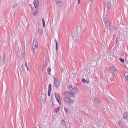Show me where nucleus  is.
<instances>
[{
	"mask_svg": "<svg viewBox=\"0 0 128 128\" xmlns=\"http://www.w3.org/2000/svg\"><path fill=\"white\" fill-rule=\"evenodd\" d=\"M82 32V28L81 26H78L76 29V34L80 36Z\"/></svg>",
	"mask_w": 128,
	"mask_h": 128,
	"instance_id": "obj_7",
	"label": "nucleus"
},
{
	"mask_svg": "<svg viewBox=\"0 0 128 128\" xmlns=\"http://www.w3.org/2000/svg\"><path fill=\"white\" fill-rule=\"evenodd\" d=\"M119 60H120V62H124V59L122 58H120Z\"/></svg>",
	"mask_w": 128,
	"mask_h": 128,
	"instance_id": "obj_23",
	"label": "nucleus"
},
{
	"mask_svg": "<svg viewBox=\"0 0 128 128\" xmlns=\"http://www.w3.org/2000/svg\"><path fill=\"white\" fill-rule=\"evenodd\" d=\"M55 98H56V101L58 104H60V95L58 94H55Z\"/></svg>",
	"mask_w": 128,
	"mask_h": 128,
	"instance_id": "obj_10",
	"label": "nucleus"
},
{
	"mask_svg": "<svg viewBox=\"0 0 128 128\" xmlns=\"http://www.w3.org/2000/svg\"><path fill=\"white\" fill-rule=\"evenodd\" d=\"M82 82H84V84H86V82L88 84L89 82H88V81H86V79L84 78H82Z\"/></svg>",
	"mask_w": 128,
	"mask_h": 128,
	"instance_id": "obj_20",
	"label": "nucleus"
},
{
	"mask_svg": "<svg viewBox=\"0 0 128 128\" xmlns=\"http://www.w3.org/2000/svg\"><path fill=\"white\" fill-rule=\"evenodd\" d=\"M31 12H32V14L33 16H36V14L38 12V8H32L31 9Z\"/></svg>",
	"mask_w": 128,
	"mask_h": 128,
	"instance_id": "obj_11",
	"label": "nucleus"
},
{
	"mask_svg": "<svg viewBox=\"0 0 128 128\" xmlns=\"http://www.w3.org/2000/svg\"><path fill=\"white\" fill-rule=\"evenodd\" d=\"M38 32L40 35L42 34V32H43L42 30L41 29H38Z\"/></svg>",
	"mask_w": 128,
	"mask_h": 128,
	"instance_id": "obj_19",
	"label": "nucleus"
},
{
	"mask_svg": "<svg viewBox=\"0 0 128 128\" xmlns=\"http://www.w3.org/2000/svg\"><path fill=\"white\" fill-rule=\"evenodd\" d=\"M78 4H80V0H78Z\"/></svg>",
	"mask_w": 128,
	"mask_h": 128,
	"instance_id": "obj_32",
	"label": "nucleus"
},
{
	"mask_svg": "<svg viewBox=\"0 0 128 128\" xmlns=\"http://www.w3.org/2000/svg\"><path fill=\"white\" fill-rule=\"evenodd\" d=\"M2 64H4V60H2Z\"/></svg>",
	"mask_w": 128,
	"mask_h": 128,
	"instance_id": "obj_31",
	"label": "nucleus"
},
{
	"mask_svg": "<svg viewBox=\"0 0 128 128\" xmlns=\"http://www.w3.org/2000/svg\"><path fill=\"white\" fill-rule=\"evenodd\" d=\"M94 102L96 104H102V100H100L98 98H96L94 99Z\"/></svg>",
	"mask_w": 128,
	"mask_h": 128,
	"instance_id": "obj_14",
	"label": "nucleus"
},
{
	"mask_svg": "<svg viewBox=\"0 0 128 128\" xmlns=\"http://www.w3.org/2000/svg\"><path fill=\"white\" fill-rule=\"evenodd\" d=\"M118 124L119 126H122V122L119 120L118 122Z\"/></svg>",
	"mask_w": 128,
	"mask_h": 128,
	"instance_id": "obj_24",
	"label": "nucleus"
},
{
	"mask_svg": "<svg viewBox=\"0 0 128 128\" xmlns=\"http://www.w3.org/2000/svg\"><path fill=\"white\" fill-rule=\"evenodd\" d=\"M54 41L56 44V50H58V41L56 40V39H55Z\"/></svg>",
	"mask_w": 128,
	"mask_h": 128,
	"instance_id": "obj_15",
	"label": "nucleus"
},
{
	"mask_svg": "<svg viewBox=\"0 0 128 128\" xmlns=\"http://www.w3.org/2000/svg\"><path fill=\"white\" fill-rule=\"evenodd\" d=\"M48 88V96H50V92H52V84H49Z\"/></svg>",
	"mask_w": 128,
	"mask_h": 128,
	"instance_id": "obj_12",
	"label": "nucleus"
},
{
	"mask_svg": "<svg viewBox=\"0 0 128 128\" xmlns=\"http://www.w3.org/2000/svg\"><path fill=\"white\" fill-rule=\"evenodd\" d=\"M60 107L58 106L56 108H55V112H60Z\"/></svg>",
	"mask_w": 128,
	"mask_h": 128,
	"instance_id": "obj_18",
	"label": "nucleus"
},
{
	"mask_svg": "<svg viewBox=\"0 0 128 128\" xmlns=\"http://www.w3.org/2000/svg\"><path fill=\"white\" fill-rule=\"evenodd\" d=\"M64 110H65V112H66V114H68V108H64Z\"/></svg>",
	"mask_w": 128,
	"mask_h": 128,
	"instance_id": "obj_25",
	"label": "nucleus"
},
{
	"mask_svg": "<svg viewBox=\"0 0 128 128\" xmlns=\"http://www.w3.org/2000/svg\"><path fill=\"white\" fill-rule=\"evenodd\" d=\"M21 54H22V58H24V50H23L21 52Z\"/></svg>",
	"mask_w": 128,
	"mask_h": 128,
	"instance_id": "obj_22",
	"label": "nucleus"
},
{
	"mask_svg": "<svg viewBox=\"0 0 128 128\" xmlns=\"http://www.w3.org/2000/svg\"><path fill=\"white\" fill-rule=\"evenodd\" d=\"M14 8H16V6H18V4H16V3H14Z\"/></svg>",
	"mask_w": 128,
	"mask_h": 128,
	"instance_id": "obj_30",
	"label": "nucleus"
},
{
	"mask_svg": "<svg viewBox=\"0 0 128 128\" xmlns=\"http://www.w3.org/2000/svg\"><path fill=\"white\" fill-rule=\"evenodd\" d=\"M116 42H118V41L116 40Z\"/></svg>",
	"mask_w": 128,
	"mask_h": 128,
	"instance_id": "obj_35",
	"label": "nucleus"
},
{
	"mask_svg": "<svg viewBox=\"0 0 128 128\" xmlns=\"http://www.w3.org/2000/svg\"><path fill=\"white\" fill-rule=\"evenodd\" d=\"M116 42H118V41L116 40Z\"/></svg>",
	"mask_w": 128,
	"mask_h": 128,
	"instance_id": "obj_34",
	"label": "nucleus"
},
{
	"mask_svg": "<svg viewBox=\"0 0 128 128\" xmlns=\"http://www.w3.org/2000/svg\"><path fill=\"white\" fill-rule=\"evenodd\" d=\"M54 78V86L58 88L60 86V82H58V80L56 79V78Z\"/></svg>",
	"mask_w": 128,
	"mask_h": 128,
	"instance_id": "obj_6",
	"label": "nucleus"
},
{
	"mask_svg": "<svg viewBox=\"0 0 128 128\" xmlns=\"http://www.w3.org/2000/svg\"><path fill=\"white\" fill-rule=\"evenodd\" d=\"M43 28H46V22L44 18H42Z\"/></svg>",
	"mask_w": 128,
	"mask_h": 128,
	"instance_id": "obj_17",
	"label": "nucleus"
},
{
	"mask_svg": "<svg viewBox=\"0 0 128 128\" xmlns=\"http://www.w3.org/2000/svg\"><path fill=\"white\" fill-rule=\"evenodd\" d=\"M90 0V2H90V6H92V2H94V0Z\"/></svg>",
	"mask_w": 128,
	"mask_h": 128,
	"instance_id": "obj_29",
	"label": "nucleus"
},
{
	"mask_svg": "<svg viewBox=\"0 0 128 128\" xmlns=\"http://www.w3.org/2000/svg\"><path fill=\"white\" fill-rule=\"evenodd\" d=\"M34 4L35 8H38V6H40V2L38 0H34Z\"/></svg>",
	"mask_w": 128,
	"mask_h": 128,
	"instance_id": "obj_8",
	"label": "nucleus"
},
{
	"mask_svg": "<svg viewBox=\"0 0 128 128\" xmlns=\"http://www.w3.org/2000/svg\"><path fill=\"white\" fill-rule=\"evenodd\" d=\"M55 2L57 6H64V2H62L61 0H55Z\"/></svg>",
	"mask_w": 128,
	"mask_h": 128,
	"instance_id": "obj_4",
	"label": "nucleus"
},
{
	"mask_svg": "<svg viewBox=\"0 0 128 128\" xmlns=\"http://www.w3.org/2000/svg\"><path fill=\"white\" fill-rule=\"evenodd\" d=\"M104 24H105V22H106L108 21V20H106V18H104L103 20Z\"/></svg>",
	"mask_w": 128,
	"mask_h": 128,
	"instance_id": "obj_28",
	"label": "nucleus"
},
{
	"mask_svg": "<svg viewBox=\"0 0 128 128\" xmlns=\"http://www.w3.org/2000/svg\"><path fill=\"white\" fill-rule=\"evenodd\" d=\"M109 72L111 74H112V76L116 74H118V70L114 66L110 67L109 68Z\"/></svg>",
	"mask_w": 128,
	"mask_h": 128,
	"instance_id": "obj_2",
	"label": "nucleus"
},
{
	"mask_svg": "<svg viewBox=\"0 0 128 128\" xmlns=\"http://www.w3.org/2000/svg\"><path fill=\"white\" fill-rule=\"evenodd\" d=\"M104 24L107 28H110V22L108 20L104 23Z\"/></svg>",
	"mask_w": 128,
	"mask_h": 128,
	"instance_id": "obj_13",
	"label": "nucleus"
},
{
	"mask_svg": "<svg viewBox=\"0 0 128 128\" xmlns=\"http://www.w3.org/2000/svg\"><path fill=\"white\" fill-rule=\"evenodd\" d=\"M32 44L33 46H32V50L33 51H32V52H34V50L36 48H38V41L36 40V39H34L32 42Z\"/></svg>",
	"mask_w": 128,
	"mask_h": 128,
	"instance_id": "obj_3",
	"label": "nucleus"
},
{
	"mask_svg": "<svg viewBox=\"0 0 128 128\" xmlns=\"http://www.w3.org/2000/svg\"><path fill=\"white\" fill-rule=\"evenodd\" d=\"M72 85H70L68 86V90H70V88H72Z\"/></svg>",
	"mask_w": 128,
	"mask_h": 128,
	"instance_id": "obj_26",
	"label": "nucleus"
},
{
	"mask_svg": "<svg viewBox=\"0 0 128 128\" xmlns=\"http://www.w3.org/2000/svg\"><path fill=\"white\" fill-rule=\"evenodd\" d=\"M72 38L73 40H74L75 42H78V40L80 38V35L78 34H74L72 35Z\"/></svg>",
	"mask_w": 128,
	"mask_h": 128,
	"instance_id": "obj_5",
	"label": "nucleus"
},
{
	"mask_svg": "<svg viewBox=\"0 0 128 128\" xmlns=\"http://www.w3.org/2000/svg\"><path fill=\"white\" fill-rule=\"evenodd\" d=\"M78 90L77 88H74L69 92H64V96L66 97L64 98V101L66 102H68L70 104H74V102L70 98H74V96L78 94Z\"/></svg>",
	"mask_w": 128,
	"mask_h": 128,
	"instance_id": "obj_1",
	"label": "nucleus"
},
{
	"mask_svg": "<svg viewBox=\"0 0 128 128\" xmlns=\"http://www.w3.org/2000/svg\"><path fill=\"white\" fill-rule=\"evenodd\" d=\"M106 6L108 10L110 9V4H108Z\"/></svg>",
	"mask_w": 128,
	"mask_h": 128,
	"instance_id": "obj_27",
	"label": "nucleus"
},
{
	"mask_svg": "<svg viewBox=\"0 0 128 128\" xmlns=\"http://www.w3.org/2000/svg\"><path fill=\"white\" fill-rule=\"evenodd\" d=\"M50 72H52V69H50V68L48 67L47 70V72L49 76H50Z\"/></svg>",
	"mask_w": 128,
	"mask_h": 128,
	"instance_id": "obj_16",
	"label": "nucleus"
},
{
	"mask_svg": "<svg viewBox=\"0 0 128 128\" xmlns=\"http://www.w3.org/2000/svg\"><path fill=\"white\" fill-rule=\"evenodd\" d=\"M25 66L28 70V72L29 70H28V63H26V62H25Z\"/></svg>",
	"mask_w": 128,
	"mask_h": 128,
	"instance_id": "obj_21",
	"label": "nucleus"
},
{
	"mask_svg": "<svg viewBox=\"0 0 128 128\" xmlns=\"http://www.w3.org/2000/svg\"><path fill=\"white\" fill-rule=\"evenodd\" d=\"M46 96L44 94H42L40 96V100L46 102Z\"/></svg>",
	"mask_w": 128,
	"mask_h": 128,
	"instance_id": "obj_9",
	"label": "nucleus"
},
{
	"mask_svg": "<svg viewBox=\"0 0 128 128\" xmlns=\"http://www.w3.org/2000/svg\"><path fill=\"white\" fill-rule=\"evenodd\" d=\"M0 4H2V2L0 1Z\"/></svg>",
	"mask_w": 128,
	"mask_h": 128,
	"instance_id": "obj_33",
	"label": "nucleus"
}]
</instances>
